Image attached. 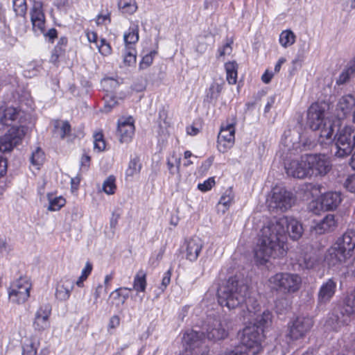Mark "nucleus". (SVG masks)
Returning a JSON list of instances; mask_svg holds the SVG:
<instances>
[{"mask_svg":"<svg viewBox=\"0 0 355 355\" xmlns=\"http://www.w3.org/2000/svg\"><path fill=\"white\" fill-rule=\"evenodd\" d=\"M303 233L302 224L296 219L284 216L268 221L260 230L254 249L256 261L263 265L272 258L284 257L285 243L288 234L293 240L299 239Z\"/></svg>","mask_w":355,"mask_h":355,"instance_id":"nucleus-1","label":"nucleus"},{"mask_svg":"<svg viewBox=\"0 0 355 355\" xmlns=\"http://www.w3.org/2000/svg\"><path fill=\"white\" fill-rule=\"evenodd\" d=\"M218 303L222 306L233 309L245 306L250 313L254 314L257 300L251 295L247 280L241 275L230 277L217 291Z\"/></svg>","mask_w":355,"mask_h":355,"instance_id":"nucleus-2","label":"nucleus"},{"mask_svg":"<svg viewBox=\"0 0 355 355\" xmlns=\"http://www.w3.org/2000/svg\"><path fill=\"white\" fill-rule=\"evenodd\" d=\"M354 249L355 231L347 230L328 249L325 254L324 261L329 266L341 264L352 256Z\"/></svg>","mask_w":355,"mask_h":355,"instance_id":"nucleus-3","label":"nucleus"},{"mask_svg":"<svg viewBox=\"0 0 355 355\" xmlns=\"http://www.w3.org/2000/svg\"><path fill=\"white\" fill-rule=\"evenodd\" d=\"M263 334L257 326H248L243 330L241 345L225 355H257L262 349Z\"/></svg>","mask_w":355,"mask_h":355,"instance_id":"nucleus-4","label":"nucleus"},{"mask_svg":"<svg viewBox=\"0 0 355 355\" xmlns=\"http://www.w3.org/2000/svg\"><path fill=\"white\" fill-rule=\"evenodd\" d=\"M353 315H355V290L346 296L343 305L336 306L333 309L327 320V325L337 331L349 322Z\"/></svg>","mask_w":355,"mask_h":355,"instance_id":"nucleus-5","label":"nucleus"},{"mask_svg":"<svg viewBox=\"0 0 355 355\" xmlns=\"http://www.w3.org/2000/svg\"><path fill=\"white\" fill-rule=\"evenodd\" d=\"M199 334V339L202 344L205 343V339L216 342L225 339L227 335L225 324L220 318L208 316L203 322L200 331L193 329Z\"/></svg>","mask_w":355,"mask_h":355,"instance_id":"nucleus-6","label":"nucleus"},{"mask_svg":"<svg viewBox=\"0 0 355 355\" xmlns=\"http://www.w3.org/2000/svg\"><path fill=\"white\" fill-rule=\"evenodd\" d=\"M268 282L272 289L284 294H291L300 290L302 278L297 274L278 272L271 276Z\"/></svg>","mask_w":355,"mask_h":355,"instance_id":"nucleus-7","label":"nucleus"},{"mask_svg":"<svg viewBox=\"0 0 355 355\" xmlns=\"http://www.w3.org/2000/svg\"><path fill=\"white\" fill-rule=\"evenodd\" d=\"M335 156L344 158L352 153L355 147V127L346 125L340 128L334 136Z\"/></svg>","mask_w":355,"mask_h":355,"instance_id":"nucleus-8","label":"nucleus"},{"mask_svg":"<svg viewBox=\"0 0 355 355\" xmlns=\"http://www.w3.org/2000/svg\"><path fill=\"white\" fill-rule=\"evenodd\" d=\"M268 207L272 211H286L294 203V196L284 188L276 187L272 189V194L268 200Z\"/></svg>","mask_w":355,"mask_h":355,"instance_id":"nucleus-9","label":"nucleus"},{"mask_svg":"<svg viewBox=\"0 0 355 355\" xmlns=\"http://www.w3.org/2000/svg\"><path fill=\"white\" fill-rule=\"evenodd\" d=\"M183 340L185 349L182 355H207L209 349L207 344H202L199 334L193 329L184 334Z\"/></svg>","mask_w":355,"mask_h":355,"instance_id":"nucleus-10","label":"nucleus"},{"mask_svg":"<svg viewBox=\"0 0 355 355\" xmlns=\"http://www.w3.org/2000/svg\"><path fill=\"white\" fill-rule=\"evenodd\" d=\"M340 193L338 192H327L323 194L320 200L312 201L309 205L310 210L315 214H320L321 211L336 209L341 202Z\"/></svg>","mask_w":355,"mask_h":355,"instance_id":"nucleus-11","label":"nucleus"},{"mask_svg":"<svg viewBox=\"0 0 355 355\" xmlns=\"http://www.w3.org/2000/svg\"><path fill=\"white\" fill-rule=\"evenodd\" d=\"M31 286V283L27 277H19L10 288V300L19 304L24 303L30 296Z\"/></svg>","mask_w":355,"mask_h":355,"instance_id":"nucleus-12","label":"nucleus"},{"mask_svg":"<svg viewBox=\"0 0 355 355\" xmlns=\"http://www.w3.org/2000/svg\"><path fill=\"white\" fill-rule=\"evenodd\" d=\"M24 126H12L8 133L0 137V152H10L18 145L25 135Z\"/></svg>","mask_w":355,"mask_h":355,"instance_id":"nucleus-13","label":"nucleus"},{"mask_svg":"<svg viewBox=\"0 0 355 355\" xmlns=\"http://www.w3.org/2000/svg\"><path fill=\"white\" fill-rule=\"evenodd\" d=\"M310 176L324 175L331 169L330 162L324 155L306 154Z\"/></svg>","mask_w":355,"mask_h":355,"instance_id":"nucleus-14","label":"nucleus"},{"mask_svg":"<svg viewBox=\"0 0 355 355\" xmlns=\"http://www.w3.org/2000/svg\"><path fill=\"white\" fill-rule=\"evenodd\" d=\"M257 309L254 314L250 313L248 309H243V317L244 320L252 323V326H257L261 332L263 334V329L268 327L271 323L272 314L268 311L265 310L260 313V305L257 302Z\"/></svg>","mask_w":355,"mask_h":355,"instance_id":"nucleus-15","label":"nucleus"},{"mask_svg":"<svg viewBox=\"0 0 355 355\" xmlns=\"http://www.w3.org/2000/svg\"><path fill=\"white\" fill-rule=\"evenodd\" d=\"M313 320L309 317H298L288 327V336L291 340H298L311 329Z\"/></svg>","mask_w":355,"mask_h":355,"instance_id":"nucleus-16","label":"nucleus"},{"mask_svg":"<svg viewBox=\"0 0 355 355\" xmlns=\"http://www.w3.org/2000/svg\"><path fill=\"white\" fill-rule=\"evenodd\" d=\"M306 155H302L300 160H292L285 164V169L288 175L295 178L302 179L310 176L309 165L306 162Z\"/></svg>","mask_w":355,"mask_h":355,"instance_id":"nucleus-17","label":"nucleus"},{"mask_svg":"<svg viewBox=\"0 0 355 355\" xmlns=\"http://www.w3.org/2000/svg\"><path fill=\"white\" fill-rule=\"evenodd\" d=\"M236 119L232 118L230 121H227L225 125H222L218 136L219 146H223V151L230 148L235 139Z\"/></svg>","mask_w":355,"mask_h":355,"instance_id":"nucleus-18","label":"nucleus"},{"mask_svg":"<svg viewBox=\"0 0 355 355\" xmlns=\"http://www.w3.org/2000/svg\"><path fill=\"white\" fill-rule=\"evenodd\" d=\"M51 314V306L49 304L42 305L35 313L33 323L34 329L37 331H44L50 327L49 317Z\"/></svg>","mask_w":355,"mask_h":355,"instance_id":"nucleus-19","label":"nucleus"},{"mask_svg":"<svg viewBox=\"0 0 355 355\" xmlns=\"http://www.w3.org/2000/svg\"><path fill=\"white\" fill-rule=\"evenodd\" d=\"M328 121L324 119V111L318 104L311 105L307 112V125L313 130H319Z\"/></svg>","mask_w":355,"mask_h":355,"instance_id":"nucleus-20","label":"nucleus"},{"mask_svg":"<svg viewBox=\"0 0 355 355\" xmlns=\"http://www.w3.org/2000/svg\"><path fill=\"white\" fill-rule=\"evenodd\" d=\"M135 134L134 119L132 116L120 119L118 121L116 135L121 143L130 142Z\"/></svg>","mask_w":355,"mask_h":355,"instance_id":"nucleus-21","label":"nucleus"},{"mask_svg":"<svg viewBox=\"0 0 355 355\" xmlns=\"http://www.w3.org/2000/svg\"><path fill=\"white\" fill-rule=\"evenodd\" d=\"M203 241L198 237L195 236L187 240L183 250L186 259L191 262L196 261L203 248Z\"/></svg>","mask_w":355,"mask_h":355,"instance_id":"nucleus-22","label":"nucleus"},{"mask_svg":"<svg viewBox=\"0 0 355 355\" xmlns=\"http://www.w3.org/2000/svg\"><path fill=\"white\" fill-rule=\"evenodd\" d=\"M21 111L16 107L2 105L0 107V130L12 125L20 117Z\"/></svg>","mask_w":355,"mask_h":355,"instance_id":"nucleus-23","label":"nucleus"},{"mask_svg":"<svg viewBox=\"0 0 355 355\" xmlns=\"http://www.w3.org/2000/svg\"><path fill=\"white\" fill-rule=\"evenodd\" d=\"M338 227V220L334 214H329L311 227L316 234H324L334 232Z\"/></svg>","mask_w":355,"mask_h":355,"instance_id":"nucleus-24","label":"nucleus"},{"mask_svg":"<svg viewBox=\"0 0 355 355\" xmlns=\"http://www.w3.org/2000/svg\"><path fill=\"white\" fill-rule=\"evenodd\" d=\"M31 20L33 28L37 29L41 33L44 31L45 16L42 10V3L40 1H35L31 10Z\"/></svg>","mask_w":355,"mask_h":355,"instance_id":"nucleus-25","label":"nucleus"},{"mask_svg":"<svg viewBox=\"0 0 355 355\" xmlns=\"http://www.w3.org/2000/svg\"><path fill=\"white\" fill-rule=\"evenodd\" d=\"M336 288V282L333 279H329L324 282L320 288L318 293L319 304H326L334 296Z\"/></svg>","mask_w":355,"mask_h":355,"instance_id":"nucleus-26","label":"nucleus"},{"mask_svg":"<svg viewBox=\"0 0 355 355\" xmlns=\"http://www.w3.org/2000/svg\"><path fill=\"white\" fill-rule=\"evenodd\" d=\"M355 106V98L351 94L342 96L338 103L336 110L339 118H345L350 114Z\"/></svg>","mask_w":355,"mask_h":355,"instance_id":"nucleus-27","label":"nucleus"},{"mask_svg":"<svg viewBox=\"0 0 355 355\" xmlns=\"http://www.w3.org/2000/svg\"><path fill=\"white\" fill-rule=\"evenodd\" d=\"M74 282L69 278L62 279L58 284L55 291V297L60 301L69 299L71 292L73 289Z\"/></svg>","mask_w":355,"mask_h":355,"instance_id":"nucleus-28","label":"nucleus"},{"mask_svg":"<svg viewBox=\"0 0 355 355\" xmlns=\"http://www.w3.org/2000/svg\"><path fill=\"white\" fill-rule=\"evenodd\" d=\"M298 147L299 143L293 140L291 130L285 132L280 143V148L283 154L286 155L294 154L293 151L296 150Z\"/></svg>","mask_w":355,"mask_h":355,"instance_id":"nucleus-29","label":"nucleus"},{"mask_svg":"<svg viewBox=\"0 0 355 355\" xmlns=\"http://www.w3.org/2000/svg\"><path fill=\"white\" fill-rule=\"evenodd\" d=\"M223 85V80L220 83L214 81L207 92L205 101L209 103L215 104L221 93Z\"/></svg>","mask_w":355,"mask_h":355,"instance_id":"nucleus-30","label":"nucleus"},{"mask_svg":"<svg viewBox=\"0 0 355 355\" xmlns=\"http://www.w3.org/2000/svg\"><path fill=\"white\" fill-rule=\"evenodd\" d=\"M318 132V142L320 144L327 143L332 141V136L334 135V127L333 124L330 121H328L327 123H324V125L320 128Z\"/></svg>","mask_w":355,"mask_h":355,"instance_id":"nucleus-31","label":"nucleus"},{"mask_svg":"<svg viewBox=\"0 0 355 355\" xmlns=\"http://www.w3.org/2000/svg\"><path fill=\"white\" fill-rule=\"evenodd\" d=\"M146 286V273L140 270L134 277L133 287L131 288L137 292H145Z\"/></svg>","mask_w":355,"mask_h":355,"instance_id":"nucleus-32","label":"nucleus"},{"mask_svg":"<svg viewBox=\"0 0 355 355\" xmlns=\"http://www.w3.org/2000/svg\"><path fill=\"white\" fill-rule=\"evenodd\" d=\"M123 38L125 46H132L137 43L139 40V26L135 24L131 26L128 33L124 34Z\"/></svg>","mask_w":355,"mask_h":355,"instance_id":"nucleus-33","label":"nucleus"},{"mask_svg":"<svg viewBox=\"0 0 355 355\" xmlns=\"http://www.w3.org/2000/svg\"><path fill=\"white\" fill-rule=\"evenodd\" d=\"M226 78L229 84L234 85L237 80V63L234 61L225 63Z\"/></svg>","mask_w":355,"mask_h":355,"instance_id":"nucleus-34","label":"nucleus"},{"mask_svg":"<svg viewBox=\"0 0 355 355\" xmlns=\"http://www.w3.org/2000/svg\"><path fill=\"white\" fill-rule=\"evenodd\" d=\"M136 49L133 46H127L123 52V63L125 66H132L136 63Z\"/></svg>","mask_w":355,"mask_h":355,"instance_id":"nucleus-35","label":"nucleus"},{"mask_svg":"<svg viewBox=\"0 0 355 355\" xmlns=\"http://www.w3.org/2000/svg\"><path fill=\"white\" fill-rule=\"evenodd\" d=\"M280 44L286 48L293 45L295 41V35L291 30L283 31L279 35Z\"/></svg>","mask_w":355,"mask_h":355,"instance_id":"nucleus-36","label":"nucleus"},{"mask_svg":"<svg viewBox=\"0 0 355 355\" xmlns=\"http://www.w3.org/2000/svg\"><path fill=\"white\" fill-rule=\"evenodd\" d=\"M123 291H132V288L127 287L116 288L110 293V297H112L114 300H117L121 304H123L129 297L128 293H124Z\"/></svg>","mask_w":355,"mask_h":355,"instance_id":"nucleus-37","label":"nucleus"},{"mask_svg":"<svg viewBox=\"0 0 355 355\" xmlns=\"http://www.w3.org/2000/svg\"><path fill=\"white\" fill-rule=\"evenodd\" d=\"M141 168V165L139 163V159L135 157L132 159L128 165V168L125 171L126 177H133L134 175L139 174Z\"/></svg>","mask_w":355,"mask_h":355,"instance_id":"nucleus-38","label":"nucleus"},{"mask_svg":"<svg viewBox=\"0 0 355 355\" xmlns=\"http://www.w3.org/2000/svg\"><path fill=\"white\" fill-rule=\"evenodd\" d=\"M299 265L302 269L313 268L316 264L315 258L309 254H306L298 259Z\"/></svg>","mask_w":355,"mask_h":355,"instance_id":"nucleus-39","label":"nucleus"},{"mask_svg":"<svg viewBox=\"0 0 355 355\" xmlns=\"http://www.w3.org/2000/svg\"><path fill=\"white\" fill-rule=\"evenodd\" d=\"M234 197V196L232 188L227 189L224 194L220 197L218 204L224 206L225 209L223 210V212H225L232 204Z\"/></svg>","mask_w":355,"mask_h":355,"instance_id":"nucleus-40","label":"nucleus"},{"mask_svg":"<svg viewBox=\"0 0 355 355\" xmlns=\"http://www.w3.org/2000/svg\"><path fill=\"white\" fill-rule=\"evenodd\" d=\"M115 181L116 178L114 175H110L105 179L103 184V190L105 193L108 195L114 193L116 188Z\"/></svg>","mask_w":355,"mask_h":355,"instance_id":"nucleus-41","label":"nucleus"},{"mask_svg":"<svg viewBox=\"0 0 355 355\" xmlns=\"http://www.w3.org/2000/svg\"><path fill=\"white\" fill-rule=\"evenodd\" d=\"M12 6L16 15H25L27 9L26 0H12Z\"/></svg>","mask_w":355,"mask_h":355,"instance_id":"nucleus-42","label":"nucleus"},{"mask_svg":"<svg viewBox=\"0 0 355 355\" xmlns=\"http://www.w3.org/2000/svg\"><path fill=\"white\" fill-rule=\"evenodd\" d=\"M49 206L48 207V209L49 211H58L65 204V200L62 197H56L54 198H51L50 196H49Z\"/></svg>","mask_w":355,"mask_h":355,"instance_id":"nucleus-43","label":"nucleus"},{"mask_svg":"<svg viewBox=\"0 0 355 355\" xmlns=\"http://www.w3.org/2000/svg\"><path fill=\"white\" fill-rule=\"evenodd\" d=\"M44 159V155L40 148L33 151L31 156V162L33 165L39 166L42 164Z\"/></svg>","mask_w":355,"mask_h":355,"instance_id":"nucleus-44","label":"nucleus"},{"mask_svg":"<svg viewBox=\"0 0 355 355\" xmlns=\"http://www.w3.org/2000/svg\"><path fill=\"white\" fill-rule=\"evenodd\" d=\"M92 270V265L89 262H87L85 265V267L82 270L81 275L79 277L78 279L76 282V284L78 287L83 286L84 281L87 279L88 276L90 275Z\"/></svg>","mask_w":355,"mask_h":355,"instance_id":"nucleus-45","label":"nucleus"},{"mask_svg":"<svg viewBox=\"0 0 355 355\" xmlns=\"http://www.w3.org/2000/svg\"><path fill=\"white\" fill-rule=\"evenodd\" d=\"M37 343L32 340H28L27 343L23 345V355H35L37 353Z\"/></svg>","mask_w":355,"mask_h":355,"instance_id":"nucleus-46","label":"nucleus"},{"mask_svg":"<svg viewBox=\"0 0 355 355\" xmlns=\"http://www.w3.org/2000/svg\"><path fill=\"white\" fill-rule=\"evenodd\" d=\"M94 149L98 151H103L105 148V142L103 139V135L102 132H96L94 135Z\"/></svg>","mask_w":355,"mask_h":355,"instance_id":"nucleus-47","label":"nucleus"},{"mask_svg":"<svg viewBox=\"0 0 355 355\" xmlns=\"http://www.w3.org/2000/svg\"><path fill=\"white\" fill-rule=\"evenodd\" d=\"M99 52L103 55H108L112 52L110 44L107 42L105 39L101 40V44L97 45Z\"/></svg>","mask_w":355,"mask_h":355,"instance_id":"nucleus-48","label":"nucleus"},{"mask_svg":"<svg viewBox=\"0 0 355 355\" xmlns=\"http://www.w3.org/2000/svg\"><path fill=\"white\" fill-rule=\"evenodd\" d=\"M215 184V180L214 178H209L207 180H205L203 183H200L198 185V188L199 190L202 191H207L210 190L212 187Z\"/></svg>","mask_w":355,"mask_h":355,"instance_id":"nucleus-49","label":"nucleus"},{"mask_svg":"<svg viewBox=\"0 0 355 355\" xmlns=\"http://www.w3.org/2000/svg\"><path fill=\"white\" fill-rule=\"evenodd\" d=\"M344 185L349 192L355 193V175L349 176Z\"/></svg>","mask_w":355,"mask_h":355,"instance_id":"nucleus-50","label":"nucleus"},{"mask_svg":"<svg viewBox=\"0 0 355 355\" xmlns=\"http://www.w3.org/2000/svg\"><path fill=\"white\" fill-rule=\"evenodd\" d=\"M119 218H120V215L119 214H114V213L112 214V217L110 218V228L112 230V235L110 236V238H113V236H114L115 229L118 224Z\"/></svg>","mask_w":355,"mask_h":355,"instance_id":"nucleus-51","label":"nucleus"},{"mask_svg":"<svg viewBox=\"0 0 355 355\" xmlns=\"http://www.w3.org/2000/svg\"><path fill=\"white\" fill-rule=\"evenodd\" d=\"M118 103L116 98L111 95H107L105 98V109L106 111H110L112 107H114Z\"/></svg>","mask_w":355,"mask_h":355,"instance_id":"nucleus-52","label":"nucleus"},{"mask_svg":"<svg viewBox=\"0 0 355 355\" xmlns=\"http://www.w3.org/2000/svg\"><path fill=\"white\" fill-rule=\"evenodd\" d=\"M64 51V49H62L60 46H55L53 49L50 61L52 63H56L58 60L59 56L62 54V53Z\"/></svg>","mask_w":355,"mask_h":355,"instance_id":"nucleus-53","label":"nucleus"},{"mask_svg":"<svg viewBox=\"0 0 355 355\" xmlns=\"http://www.w3.org/2000/svg\"><path fill=\"white\" fill-rule=\"evenodd\" d=\"M171 270L169 269L167 270L162 278V291H163L166 286L170 284L171 282Z\"/></svg>","mask_w":355,"mask_h":355,"instance_id":"nucleus-54","label":"nucleus"},{"mask_svg":"<svg viewBox=\"0 0 355 355\" xmlns=\"http://www.w3.org/2000/svg\"><path fill=\"white\" fill-rule=\"evenodd\" d=\"M120 7L123 9V12L129 14H132L136 11L137 6L130 3H124L123 6L120 5Z\"/></svg>","mask_w":355,"mask_h":355,"instance_id":"nucleus-55","label":"nucleus"},{"mask_svg":"<svg viewBox=\"0 0 355 355\" xmlns=\"http://www.w3.org/2000/svg\"><path fill=\"white\" fill-rule=\"evenodd\" d=\"M90 157L87 155H83L80 161L81 169L87 170L89 166Z\"/></svg>","mask_w":355,"mask_h":355,"instance_id":"nucleus-56","label":"nucleus"},{"mask_svg":"<svg viewBox=\"0 0 355 355\" xmlns=\"http://www.w3.org/2000/svg\"><path fill=\"white\" fill-rule=\"evenodd\" d=\"M156 53L155 51H151L150 53L146 54L143 57L141 64H144L147 67L149 66L153 60V55Z\"/></svg>","mask_w":355,"mask_h":355,"instance_id":"nucleus-57","label":"nucleus"},{"mask_svg":"<svg viewBox=\"0 0 355 355\" xmlns=\"http://www.w3.org/2000/svg\"><path fill=\"white\" fill-rule=\"evenodd\" d=\"M45 37L49 39V41L53 42L55 38L57 37V30L55 28L49 29L46 33H43Z\"/></svg>","mask_w":355,"mask_h":355,"instance_id":"nucleus-58","label":"nucleus"},{"mask_svg":"<svg viewBox=\"0 0 355 355\" xmlns=\"http://www.w3.org/2000/svg\"><path fill=\"white\" fill-rule=\"evenodd\" d=\"M71 131V125L67 121L62 123L61 127V137L64 138L66 135H69Z\"/></svg>","mask_w":355,"mask_h":355,"instance_id":"nucleus-59","label":"nucleus"},{"mask_svg":"<svg viewBox=\"0 0 355 355\" xmlns=\"http://www.w3.org/2000/svg\"><path fill=\"white\" fill-rule=\"evenodd\" d=\"M120 324V318L118 315H113L109 322L108 327L110 329H115Z\"/></svg>","mask_w":355,"mask_h":355,"instance_id":"nucleus-60","label":"nucleus"},{"mask_svg":"<svg viewBox=\"0 0 355 355\" xmlns=\"http://www.w3.org/2000/svg\"><path fill=\"white\" fill-rule=\"evenodd\" d=\"M349 73L347 71H343L342 72L338 78L337 79V84L338 85H343L345 83L349 80Z\"/></svg>","mask_w":355,"mask_h":355,"instance_id":"nucleus-61","label":"nucleus"},{"mask_svg":"<svg viewBox=\"0 0 355 355\" xmlns=\"http://www.w3.org/2000/svg\"><path fill=\"white\" fill-rule=\"evenodd\" d=\"M9 250L10 247L6 241L3 239H0V256L3 255L4 253H7Z\"/></svg>","mask_w":355,"mask_h":355,"instance_id":"nucleus-62","label":"nucleus"},{"mask_svg":"<svg viewBox=\"0 0 355 355\" xmlns=\"http://www.w3.org/2000/svg\"><path fill=\"white\" fill-rule=\"evenodd\" d=\"M275 101V97L274 96H270L268 98V102L264 108V113H268L270 112V108L273 106Z\"/></svg>","mask_w":355,"mask_h":355,"instance_id":"nucleus-63","label":"nucleus"},{"mask_svg":"<svg viewBox=\"0 0 355 355\" xmlns=\"http://www.w3.org/2000/svg\"><path fill=\"white\" fill-rule=\"evenodd\" d=\"M6 161L0 157V177L3 176L6 173Z\"/></svg>","mask_w":355,"mask_h":355,"instance_id":"nucleus-64","label":"nucleus"}]
</instances>
